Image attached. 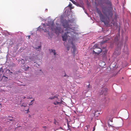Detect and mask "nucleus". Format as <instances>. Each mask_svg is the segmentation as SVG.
<instances>
[{
    "mask_svg": "<svg viewBox=\"0 0 131 131\" xmlns=\"http://www.w3.org/2000/svg\"><path fill=\"white\" fill-rule=\"evenodd\" d=\"M67 50L68 51L69 50V47H67Z\"/></svg>",
    "mask_w": 131,
    "mask_h": 131,
    "instance_id": "nucleus-26",
    "label": "nucleus"
},
{
    "mask_svg": "<svg viewBox=\"0 0 131 131\" xmlns=\"http://www.w3.org/2000/svg\"><path fill=\"white\" fill-rule=\"evenodd\" d=\"M105 63L103 61H101L99 63V65L101 67H104Z\"/></svg>",
    "mask_w": 131,
    "mask_h": 131,
    "instance_id": "nucleus-8",
    "label": "nucleus"
},
{
    "mask_svg": "<svg viewBox=\"0 0 131 131\" xmlns=\"http://www.w3.org/2000/svg\"><path fill=\"white\" fill-rule=\"evenodd\" d=\"M74 4L77 5V3L75 1L73 0H70Z\"/></svg>",
    "mask_w": 131,
    "mask_h": 131,
    "instance_id": "nucleus-16",
    "label": "nucleus"
},
{
    "mask_svg": "<svg viewBox=\"0 0 131 131\" xmlns=\"http://www.w3.org/2000/svg\"><path fill=\"white\" fill-rule=\"evenodd\" d=\"M49 51L50 52H53L54 53V54L55 55L56 54V53L55 52V51L54 50L50 49Z\"/></svg>",
    "mask_w": 131,
    "mask_h": 131,
    "instance_id": "nucleus-10",
    "label": "nucleus"
},
{
    "mask_svg": "<svg viewBox=\"0 0 131 131\" xmlns=\"http://www.w3.org/2000/svg\"><path fill=\"white\" fill-rule=\"evenodd\" d=\"M64 32V31H63V30H62V32Z\"/></svg>",
    "mask_w": 131,
    "mask_h": 131,
    "instance_id": "nucleus-35",
    "label": "nucleus"
},
{
    "mask_svg": "<svg viewBox=\"0 0 131 131\" xmlns=\"http://www.w3.org/2000/svg\"><path fill=\"white\" fill-rule=\"evenodd\" d=\"M109 15H108V17H112L113 16V14L111 12H109Z\"/></svg>",
    "mask_w": 131,
    "mask_h": 131,
    "instance_id": "nucleus-15",
    "label": "nucleus"
},
{
    "mask_svg": "<svg viewBox=\"0 0 131 131\" xmlns=\"http://www.w3.org/2000/svg\"><path fill=\"white\" fill-rule=\"evenodd\" d=\"M101 51L102 50L101 48H94V49L93 51V53L98 54H99L101 53Z\"/></svg>",
    "mask_w": 131,
    "mask_h": 131,
    "instance_id": "nucleus-4",
    "label": "nucleus"
},
{
    "mask_svg": "<svg viewBox=\"0 0 131 131\" xmlns=\"http://www.w3.org/2000/svg\"><path fill=\"white\" fill-rule=\"evenodd\" d=\"M26 98V97H25V96H24V97H23V99H25Z\"/></svg>",
    "mask_w": 131,
    "mask_h": 131,
    "instance_id": "nucleus-30",
    "label": "nucleus"
},
{
    "mask_svg": "<svg viewBox=\"0 0 131 131\" xmlns=\"http://www.w3.org/2000/svg\"><path fill=\"white\" fill-rule=\"evenodd\" d=\"M109 121H110L112 122H113V119H110V120H109Z\"/></svg>",
    "mask_w": 131,
    "mask_h": 131,
    "instance_id": "nucleus-24",
    "label": "nucleus"
},
{
    "mask_svg": "<svg viewBox=\"0 0 131 131\" xmlns=\"http://www.w3.org/2000/svg\"><path fill=\"white\" fill-rule=\"evenodd\" d=\"M65 76H66V75H64V76L65 77Z\"/></svg>",
    "mask_w": 131,
    "mask_h": 131,
    "instance_id": "nucleus-37",
    "label": "nucleus"
},
{
    "mask_svg": "<svg viewBox=\"0 0 131 131\" xmlns=\"http://www.w3.org/2000/svg\"><path fill=\"white\" fill-rule=\"evenodd\" d=\"M78 6H79L80 7H82V6H83V5H82L81 6H80V5H79V4L78 5Z\"/></svg>",
    "mask_w": 131,
    "mask_h": 131,
    "instance_id": "nucleus-28",
    "label": "nucleus"
},
{
    "mask_svg": "<svg viewBox=\"0 0 131 131\" xmlns=\"http://www.w3.org/2000/svg\"><path fill=\"white\" fill-rule=\"evenodd\" d=\"M5 77V76H3V77Z\"/></svg>",
    "mask_w": 131,
    "mask_h": 131,
    "instance_id": "nucleus-38",
    "label": "nucleus"
},
{
    "mask_svg": "<svg viewBox=\"0 0 131 131\" xmlns=\"http://www.w3.org/2000/svg\"><path fill=\"white\" fill-rule=\"evenodd\" d=\"M107 41V40L103 41L102 42H101V43L103 44L105 43H106Z\"/></svg>",
    "mask_w": 131,
    "mask_h": 131,
    "instance_id": "nucleus-19",
    "label": "nucleus"
},
{
    "mask_svg": "<svg viewBox=\"0 0 131 131\" xmlns=\"http://www.w3.org/2000/svg\"><path fill=\"white\" fill-rule=\"evenodd\" d=\"M46 126H45L43 127V128H46Z\"/></svg>",
    "mask_w": 131,
    "mask_h": 131,
    "instance_id": "nucleus-33",
    "label": "nucleus"
},
{
    "mask_svg": "<svg viewBox=\"0 0 131 131\" xmlns=\"http://www.w3.org/2000/svg\"><path fill=\"white\" fill-rule=\"evenodd\" d=\"M27 106V105H24H24H22V106H24V107H26Z\"/></svg>",
    "mask_w": 131,
    "mask_h": 131,
    "instance_id": "nucleus-29",
    "label": "nucleus"
},
{
    "mask_svg": "<svg viewBox=\"0 0 131 131\" xmlns=\"http://www.w3.org/2000/svg\"><path fill=\"white\" fill-rule=\"evenodd\" d=\"M34 101V100H32L30 103V104H29V105H32V104L33 103V102Z\"/></svg>",
    "mask_w": 131,
    "mask_h": 131,
    "instance_id": "nucleus-20",
    "label": "nucleus"
},
{
    "mask_svg": "<svg viewBox=\"0 0 131 131\" xmlns=\"http://www.w3.org/2000/svg\"><path fill=\"white\" fill-rule=\"evenodd\" d=\"M27 98V99H29V98L31 99V98H32V97H30V98L28 97V98Z\"/></svg>",
    "mask_w": 131,
    "mask_h": 131,
    "instance_id": "nucleus-32",
    "label": "nucleus"
},
{
    "mask_svg": "<svg viewBox=\"0 0 131 131\" xmlns=\"http://www.w3.org/2000/svg\"><path fill=\"white\" fill-rule=\"evenodd\" d=\"M56 96H51L49 98V99L52 100L53 99H55V98H56Z\"/></svg>",
    "mask_w": 131,
    "mask_h": 131,
    "instance_id": "nucleus-13",
    "label": "nucleus"
},
{
    "mask_svg": "<svg viewBox=\"0 0 131 131\" xmlns=\"http://www.w3.org/2000/svg\"><path fill=\"white\" fill-rule=\"evenodd\" d=\"M72 48L73 49V51L72 52L74 56L75 55V53H77L78 52L76 48L74 45H73L72 47Z\"/></svg>",
    "mask_w": 131,
    "mask_h": 131,
    "instance_id": "nucleus-5",
    "label": "nucleus"
},
{
    "mask_svg": "<svg viewBox=\"0 0 131 131\" xmlns=\"http://www.w3.org/2000/svg\"><path fill=\"white\" fill-rule=\"evenodd\" d=\"M6 78H7V77H6Z\"/></svg>",
    "mask_w": 131,
    "mask_h": 131,
    "instance_id": "nucleus-39",
    "label": "nucleus"
},
{
    "mask_svg": "<svg viewBox=\"0 0 131 131\" xmlns=\"http://www.w3.org/2000/svg\"><path fill=\"white\" fill-rule=\"evenodd\" d=\"M108 89L106 88H102L100 90V94L103 95L104 96L106 95L107 94Z\"/></svg>",
    "mask_w": 131,
    "mask_h": 131,
    "instance_id": "nucleus-3",
    "label": "nucleus"
},
{
    "mask_svg": "<svg viewBox=\"0 0 131 131\" xmlns=\"http://www.w3.org/2000/svg\"><path fill=\"white\" fill-rule=\"evenodd\" d=\"M27 111V113L29 112V109H28L26 111Z\"/></svg>",
    "mask_w": 131,
    "mask_h": 131,
    "instance_id": "nucleus-25",
    "label": "nucleus"
},
{
    "mask_svg": "<svg viewBox=\"0 0 131 131\" xmlns=\"http://www.w3.org/2000/svg\"><path fill=\"white\" fill-rule=\"evenodd\" d=\"M102 12L104 15L106 16H107V11L106 7H104L102 8Z\"/></svg>",
    "mask_w": 131,
    "mask_h": 131,
    "instance_id": "nucleus-6",
    "label": "nucleus"
},
{
    "mask_svg": "<svg viewBox=\"0 0 131 131\" xmlns=\"http://www.w3.org/2000/svg\"><path fill=\"white\" fill-rule=\"evenodd\" d=\"M1 70H0V73H1Z\"/></svg>",
    "mask_w": 131,
    "mask_h": 131,
    "instance_id": "nucleus-36",
    "label": "nucleus"
},
{
    "mask_svg": "<svg viewBox=\"0 0 131 131\" xmlns=\"http://www.w3.org/2000/svg\"><path fill=\"white\" fill-rule=\"evenodd\" d=\"M59 32H60H60H61L60 31H59ZM61 33H62V32H61Z\"/></svg>",
    "mask_w": 131,
    "mask_h": 131,
    "instance_id": "nucleus-34",
    "label": "nucleus"
},
{
    "mask_svg": "<svg viewBox=\"0 0 131 131\" xmlns=\"http://www.w3.org/2000/svg\"><path fill=\"white\" fill-rule=\"evenodd\" d=\"M121 50V48L120 47H118L117 48H116L115 50V52L116 53H117L116 52L117 51L118 52H119Z\"/></svg>",
    "mask_w": 131,
    "mask_h": 131,
    "instance_id": "nucleus-11",
    "label": "nucleus"
},
{
    "mask_svg": "<svg viewBox=\"0 0 131 131\" xmlns=\"http://www.w3.org/2000/svg\"><path fill=\"white\" fill-rule=\"evenodd\" d=\"M96 12H97V13L98 14H99V15L100 16V15H102V14L101 12V11H100V10L99 9H98V8H97V9H96Z\"/></svg>",
    "mask_w": 131,
    "mask_h": 131,
    "instance_id": "nucleus-9",
    "label": "nucleus"
},
{
    "mask_svg": "<svg viewBox=\"0 0 131 131\" xmlns=\"http://www.w3.org/2000/svg\"><path fill=\"white\" fill-rule=\"evenodd\" d=\"M36 66L37 67H38L40 66L38 64L36 63Z\"/></svg>",
    "mask_w": 131,
    "mask_h": 131,
    "instance_id": "nucleus-22",
    "label": "nucleus"
},
{
    "mask_svg": "<svg viewBox=\"0 0 131 131\" xmlns=\"http://www.w3.org/2000/svg\"><path fill=\"white\" fill-rule=\"evenodd\" d=\"M94 49V48H99L98 45L97 44H95L93 47Z\"/></svg>",
    "mask_w": 131,
    "mask_h": 131,
    "instance_id": "nucleus-14",
    "label": "nucleus"
},
{
    "mask_svg": "<svg viewBox=\"0 0 131 131\" xmlns=\"http://www.w3.org/2000/svg\"><path fill=\"white\" fill-rule=\"evenodd\" d=\"M95 129V127H94L93 128V131H94Z\"/></svg>",
    "mask_w": 131,
    "mask_h": 131,
    "instance_id": "nucleus-27",
    "label": "nucleus"
},
{
    "mask_svg": "<svg viewBox=\"0 0 131 131\" xmlns=\"http://www.w3.org/2000/svg\"><path fill=\"white\" fill-rule=\"evenodd\" d=\"M9 117L10 118V117L13 118L11 116H9Z\"/></svg>",
    "mask_w": 131,
    "mask_h": 131,
    "instance_id": "nucleus-31",
    "label": "nucleus"
},
{
    "mask_svg": "<svg viewBox=\"0 0 131 131\" xmlns=\"http://www.w3.org/2000/svg\"><path fill=\"white\" fill-rule=\"evenodd\" d=\"M63 26L66 29V30L67 31L65 32L64 34L62 36V37L63 38V41L66 40L68 37V36H70L69 35H71L72 32H73V31H70V29L74 30V28L73 27H71L70 25H69L68 22L66 20L64 21L62 24Z\"/></svg>",
    "mask_w": 131,
    "mask_h": 131,
    "instance_id": "nucleus-1",
    "label": "nucleus"
},
{
    "mask_svg": "<svg viewBox=\"0 0 131 131\" xmlns=\"http://www.w3.org/2000/svg\"><path fill=\"white\" fill-rule=\"evenodd\" d=\"M40 26H39V27H38V29L37 30V31H40Z\"/></svg>",
    "mask_w": 131,
    "mask_h": 131,
    "instance_id": "nucleus-18",
    "label": "nucleus"
},
{
    "mask_svg": "<svg viewBox=\"0 0 131 131\" xmlns=\"http://www.w3.org/2000/svg\"><path fill=\"white\" fill-rule=\"evenodd\" d=\"M100 20L101 21L104 23L105 24H108L109 23V19L107 18V20H106L105 18L102 14L99 16Z\"/></svg>",
    "mask_w": 131,
    "mask_h": 131,
    "instance_id": "nucleus-2",
    "label": "nucleus"
},
{
    "mask_svg": "<svg viewBox=\"0 0 131 131\" xmlns=\"http://www.w3.org/2000/svg\"><path fill=\"white\" fill-rule=\"evenodd\" d=\"M108 126L110 127H114L113 126V125H111L109 123H108Z\"/></svg>",
    "mask_w": 131,
    "mask_h": 131,
    "instance_id": "nucleus-17",
    "label": "nucleus"
},
{
    "mask_svg": "<svg viewBox=\"0 0 131 131\" xmlns=\"http://www.w3.org/2000/svg\"><path fill=\"white\" fill-rule=\"evenodd\" d=\"M63 101L62 100H60V101H57V102H54V103H53V104H55V105H58V104H63Z\"/></svg>",
    "mask_w": 131,
    "mask_h": 131,
    "instance_id": "nucleus-7",
    "label": "nucleus"
},
{
    "mask_svg": "<svg viewBox=\"0 0 131 131\" xmlns=\"http://www.w3.org/2000/svg\"><path fill=\"white\" fill-rule=\"evenodd\" d=\"M55 101L53 103H54V102H57V101H60V100L58 97V96H56V98H55Z\"/></svg>",
    "mask_w": 131,
    "mask_h": 131,
    "instance_id": "nucleus-12",
    "label": "nucleus"
},
{
    "mask_svg": "<svg viewBox=\"0 0 131 131\" xmlns=\"http://www.w3.org/2000/svg\"><path fill=\"white\" fill-rule=\"evenodd\" d=\"M9 121H10L13 122V120L12 119H9Z\"/></svg>",
    "mask_w": 131,
    "mask_h": 131,
    "instance_id": "nucleus-23",
    "label": "nucleus"
},
{
    "mask_svg": "<svg viewBox=\"0 0 131 131\" xmlns=\"http://www.w3.org/2000/svg\"><path fill=\"white\" fill-rule=\"evenodd\" d=\"M41 47V46H38V47H35V49H38L39 48H40V47Z\"/></svg>",
    "mask_w": 131,
    "mask_h": 131,
    "instance_id": "nucleus-21",
    "label": "nucleus"
}]
</instances>
